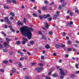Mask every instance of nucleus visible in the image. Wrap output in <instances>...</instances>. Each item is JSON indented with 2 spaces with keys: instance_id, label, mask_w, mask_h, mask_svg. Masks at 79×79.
Wrapping results in <instances>:
<instances>
[{
  "instance_id": "20",
  "label": "nucleus",
  "mask_w": 79,
  "mask_h": 79,
  "mask_svg": "<svg viewBox=\"0 0 79 79\" xmlns=\"http://www.w3.org/2000/svg\"><path fill=\"white\" fill-rule=\"evenodd\" d=\"M42 37L43 39H44V40H46V39H47V38H46V37H45V36L44 35H42Z\"/></svg>"
},
{
  "instance_id": "26",
  "label": "nucleus",
  "mask_w": 79,
  "mask_h": 79,
  "mask_svg": "<svg viewBox=\"0 0 79 79\" xmlns=\"http://www.w3.org/2000/svg\"><path fill=\"white\" fill-rule=\"evenodd\" d=\"M16 44L17 45H19V44H21V42L19 41H17Z\"/></svg>"
},
{
  "instance_id": "55",
  "label": "nucleus",
  "mask_w": 79,
  "mask_h": 79,
  "mask_svg": "<svg viewBox=\"0 0 79 79\" xmlns=\"http://www.w3.org/2000/svg\"><path fill=\"white\" fill-rule=\"evenodd\" d=\"M71 77H74V74H72L71 76Z\"/></svg>"
},
{
  "instance_id": "8",
  "label": "nucleus",
  "mask_w": 79,
  "mask_h": 79,
  "mask_svg": "<svg viewBox=\"0 0 79 79\" xmlns=\"http://www.w3.org/2000/svg\"><path fill=\"white\" fill-rule=\"evenodd\" d=\"M46 25L45 26V27L46 28V29H48V27L50 26L48 25V23H45Z\"/></svg>"
},
{
  "instance_id": "6",
  "label": "nucleus",
  "mask_w": 79,
  "mask_h": 79,
  "mask_svg": "<svg viewBox=\"0 0 79 79\" xmlns=\"http://www.w3.org/2000/svg\"><path fill=\"white\" fill-rule=\"evenodd\" d=\"M9 28H10V30L12 32H15V29L13 27H12V26L11 25H10L9 26Z\"/></svg>"
},
{
  "instance_id": "2",
  "label": "nucleus",
  "mask_w": 79,
  "mask_h": 79,
  "mask_svg": "<svg viewBox=\"0 0 79 79\" xmlns=\"http://www.w3.org/2000/svg\"><path fill=\"white\" fill-rule=\"evenodd\" d=\"M43 68H42V67H40L36 68L35 69V70L37 71L38 73H39V72L41 71V70H43Z\"/></svg>"
},
{
  "instance_id": "39",
  "label": "nucleus",
  "mask_w": 79,
  "mask_h": 79,
  "mask_svg": "<svg viewBox=\"0 0 79 79\" xmlns=\"http://www.w3.org/2000/svg\"><path fill=\"white\" fill-rule=\"evenodd\" d=\"M4 8H5V9H9V8L6 6H4Z\"/></svg>"
},
{
  "instance_id": "59",
  "label": "nucleus",
  "mask_w": 79,
  "mask_h": 79,
  "mask_svg": "<svg viewBox=\"0 0 79 79\" xmlns=\"http://www.w3.org/2000/svg\"><path fill=\"white\" fill-rule=\"evenodd\" d=\"M27 16L29 18H31V16L29 15V14L27 15Z\"/></svg>"
},
{
  "instance_id": "28",
  "label": "nucleus",
  "mask_w": 79,
  "mask_h": 79,
  "mask_svg": "<svg viewBox=\"0 0 79 79\" xmlns=\"http://www.w3.org/2000/svg\"><path fill=\"white\" fill-rule=\"evenodd\" d=\"M22 65H21V63H19V68H22Z\"/></svg>"
},
{
  "instance_id": "48",
  "label": "nucleus",
  "mask_w": 79,
  "mask_h": 79,
  "mask_svg": "<svg viewBox=\"0 0 79 79\" xmlns=\"http://www.w3.org/2000/svg\"><path fill=\"white\" fill-rule=\"evenodd\" d=\"M25 79H31V78L27 76L26 77Z\"/></svg>"
},
{
  "instance_id": "54",
  "label": "nucleus",
  "mask_w": 79,
  "mask_h": 79,
  "mask_svg": "<svg viewBox=\"0 0 79 79\" xmlns=\"http://www.w3.org/2000/svg\"><path fill=\"white\" fill-rule=\"evenodd\" d=\"M65 57H66L67 58H68L69 56V55L68 54H66L65 55Z\"/></svg>"
},
{
  "instance_id": "13",
  "label": "nucleus",
  "mask_w": 79,
  "mask_h": 79,
  "mask_svg": "<svg viewBox=\"0 0 79 79\" xmlns=\"http://www.w3.org/2000/svg\"><path fill=\"white\" fill-rule=\"evenodd\" d=\"M45 47L47 49L50 48V46H49L48 44H47V45L45 46Z\"/></svg>"
},
{
  "instance_id": "30",
  "label": "nucleus",
  "mask_w": 79,
  "mask_h": 79,
  "mask_svg": "<svg viewBox=\"0 0 79 79\" xmlns=\"http://www.w3.org/2000/svg\"><path fill=\"white\" fill-rule=\"evenodd\" d=\"M27 21V20H26V18H24L23 19V22L24 23H26V21Z\"/></svg>"
},
{
  "instance_id": "31",
  "label": "nucleus",
  "mask_w": 79,
  "mask_h": 79,
  "mask_svg": "<svg viewBox=\"0 0 79 79\" xmlns=\"http://www.w3.org/2000/svg\"><path fill=\"white\" fill-rule=\"evenodd\" d=\"M66 26L67 27H70L71 25L69 23H68L66 24Z\"/></svg>"
},
{
  "instance_id": "1",
  "label": "nucleus",
  "mask_w": 79,
  "mask_h": 79,
  "mask_svg": "<svg viewBox=\"0 0 79 79\" xmlns=\"http://www.w3.org/2000/svg\"><path fill=\"white\" fill-rule=\"evenodd\" d=\"M20 31L21 34L23 36H27L29 40H31L32 37V32L31 31V32H33L34 31L33 28L24 27H21L20 29Z\"/></svg>"
},
{
  "instance_id": "44",
  "label": "nucleus",
  "mask_w": 79,
  "mask_h": 79,
  "mask_svg": "<svg viewBox=\"0 0 79 79\" xmlns=\"http://www.w3.org/2000/svg\"><path fill=\"white\" fill-rule=\"evenodd\" d=\"M48 19H49L48 20V21H52V18H48Z\"/></svg>"
},
{
  "instance_id": "60",
  "label": "nucleus",
  "mask_w": 79,
  "mask_h": 79,
  "mask_svg": "<svg viewBox=\"0 0 79 79\" xmlns=\"http://www.w3.org/2000/svg\"><path fill=\"white\" fill-rule=\"evenodd\" d=\"M32 65H35L36 64V63H33L31 64Z\"/></svg>"
},
{
  "instance_id": "62",
  "label": "nucleus",
  "mask_w": 79,
  "mask_h": 79,
  "mask_svg": "<svg viewBox=\"0 0 79 79\" xmlns=\"http://www.w3.org/2000/svg\"><path fill=\"white\" fill-rule=\"evenodd\" d=\"M66 35V33L65 32H64L62 33L63 35Z\"/></svg>"
},
{
  "instance_id": "17",
  "label": "nucleus",
  "mask_w": 79,
  "mask_h": 79,
  "mask_svg": "<svg viewBox=\"0 0 79 79\" xmlns=\"http://www.w3.org/2000/svg\"><path fill=\"white\" fill-rule=\"evenodd\" d=\"M18 53H19L21 55V56H23V53L22 52H20L19 51H18Z\"/></svg>"
},
{
  "instance_id": "52",
  "label": "nucleus",
  "mask_w": 79,
  "mask_h": 79,
  "mask_svg": "<svg viewBox=\"0 0 79 79\" xmlns=\"http://www.w3.org/2000/svg\"><path fill=\"white\" fill-rule=\"evenodd\" d=\"M0 71L2 73H3L4 72V70L3 69H0Z\"/></svg>"
},
{
  "instance_id": "63",
  "label": "nucleus",
  "mask_w": 79,
  "mask_h": 79,
  "mask_svg": "<svg viewBox=\"0 0 79 79\" xmlns=\"http://www.w3.org/2000/svg\"><path fill=\"white\" fill-rule=\"evenodd\" d=\"M76 74H79V71H76L75 72Z\"/></svg>"
},
{
  "instance_id": "35",
  "label": "nucleus",
  "mask_w": 79,
  "mask_h": 79,
  "mask_svg": "<svg viewBox=\"0 0 79 79\" xmlns=\"http://www.w3.org/2000/svg\"><path fill=\"white\" fill-rule=\"evenodd\" d=\"M30 43L31 44H34V41L33 40H31L30 41Z\"/></svg>"
},
{
  "instance_id": "22",
  "label": "nucleus",
  "mask_w": 79,
  "mask_h": 79,
  "mask_svg": "<svg viewBox=\"0 0 79 79\" xmlns=\"http://www.w3.org/2000/svg\"><path fill=\"white\" fill-rule=\"evenodd\" d=\"M12 2L13 3H14V4H16L17 1L15 0H12Z\"/></svg>"
},
{
  "instance_id": "32",
  "label": "nucleus",
  "mask_w": 79,
  "mask_h": 79,
  "mask_svg": "<svg viewBox=\"0 0 79 79\" xmlns=\"http://www.w3.org/2000/svg\"><path fill=\"white\" fill-rule=\"evenodd\" d=\"M39 16L41 20H42V19H43V17H42V16L41 15H39Z\"/></svg>"
},
{
  "instance_id": "49",
  "label": "nucleus",
  "mask_w": 79,
  "mask_h": 79,
  "mask_svg": "<svg viewBox=\"0 0 79 79\" xmlns=\"http://www.w3.org/2000/svg\"><path fill=\"white\" fill-rule=\"evenodd\" d=\"M9 54L10 55H12L13 54V52H10Z\"/></svg>"
},
{
  "instance_id": "23",
  "label": "nucleus",
  "mask_w": 79,
  "mask_h": 79,
  "mask_svg": "<svg viewBox=\"0 0 79 79\" xmlns=\"http://www.w3.org/2000/svg\"><path fill=\"white\" fill-rule=\"evenodd\" d=\"M33 15L34 17H37V15L35 13H33Z\"/></svg>"
},
{
  "instance_id": "47",
  "label": "nucleus",
  "mask_w": 79,
  "mask_h": 79,
  "mask_svg": "<svg viewBox=\"0 0 79 79\" xmlns=\"http://www.w3.org/2000/svg\"><path fill=\"white\" fill-rule=\"evenodd\" d=\"M75 12L76 13H79V11L78 10H75Z\"/></svg>"
},
{
  "instance_id": "38",
  "label": "nucleus",
  "mask_w": 79,
  "mask_h": 79,
  "mask_svg": "<svg viewBox=\"0 0 79 79\" xmlns=\"http://www.w3.org/2000/svg\"><path fill=\"white\" fill-rule=\"evenodd\" d=\"M75 67L77 69H78V65L77 64H75Z\"/></svg>"
},
{
  "instance_id": "11",
  "label": "nucleus",
  "mask_w": 79,
  "mask_h": 79,
  "mask_svg": "<svg viewBox=\"0 0 79 79\" xmlns=\"http://www.w3.org/2000/svg\"><path fill=\"white\" fill-rule=\"evenodd\" d=\"M57 15H55L53 17V19L54 20H55L56 18H57V17H58Z\"/></svg>"
},
{
  "instance_id": "51",
  "label": "nucleus",
  "mask_w": 79,
  "mask_h": 79,
  "mask_svg": "<svg viewBox=\"0 0 79 79\" xmlns=\"http://www.w3.org/2000/svg\"><path fill=\"white\" fill-rule=\"evenodd\" d=\"M14 18H13V17L11 16L10 18V20H13V19Z\"/></svg>"
},
{
  "instance_id": "5",
  "label": "nucleus",
  "mask_w": 79,
  "mask_h": 79,
  "mask_svg": "<svg viewBox=\"0 0 79 79\" xmlns=\"http://www.w3.org/2000/svg\"><path fill=\"white\" fill-rule=\"evenodd\" d=\"M43 17L44 19H47V18L50 17V15L49 14H47L46 15H44L43 16Z\"/></svg>"
},
{
  "instance_id": "42",
  "label": "nucleus",
  "mask_w": 79,
  "mask_h": 79,
  "mask_svg": "<svg viewBox=\"0 0 79 79\" xmlns=\"http://www.w3.org/2000/svg\"><path fill=\"white\" fill-rule=\"evenodd\" d=\"M39 66H43V64L40 63L38 64Z\"/></svg>"
},
{
  "instance_id": "61",
  "label": "nucleus",
  "mask_w": 79,
  "mask_h": 79,
  "mask_svg": "<svg viewBox=\"0 0 79 79\" xmlns=\"http://www.w3.org/2000/svg\"><path fill=\"white\" fill-rule=\"evenodd\" d=\"M49 34H50V35H52V32L51 31L49 32Z\"/></svg>"
},
{
  "instance_id": "57",
  "label": "nucleus",
  "mask_w": 79,
  "mask_h": 79,
  "mask_svg": "<svg viewBox=\"0 0 79 79\" xmlns=\"http://www.w3.org/2000/svg\"><path fill=\"white\" fill-rule=\"evenodd\" d=\"M45 78L46 79H50V77H46Z\"/></svg>"
},
{
  "instance_id": "29",
  "label": "nucleus",
  "mask_w": 79,
  "mask_h": 79,
  "mask_svg": "<svg viewBox=\"0 0 79 79\" xmlns=\"http://www.w3.org/2000/svg\"><path fill=\"white\" fill-rule=\"evenodd\" d=\"M56 15H57V16H58L59 15V14H60V11H57L56 12Z\"/></svg>"
},
{
  "instance_id": "56",
  "label": "nucleus",
  "mask_w": 79,
  "mask_h": 79,
  "mask_svg": "<svg viewBox=\"0 0 79 79\" xmlns=\"http://www.w3.org/2000/svg\"><path fill=\"white\" fill-rule=\"evenodd\" d=\"M38 12L39 13H40V14H41V13H42V12H41V11H40V10H38Z\"/></svg>"
},
{
  "instance_id": "37",
  "label": "nucleus",
  "mask_w": 79,
  "mask_h": 79,
  "mask_svg": "<svg viewBox=\"0 0 79 79\" xmlns=\"http://www.w3.org/2000/svg\"><path fill=\"white\" fill-rule=\"evenodd\" d=\"M7 3H11V0H7Z\"/></svg>"
},
{
  "instance_id": "15",
  "label": "nucleus",
  "mask_w": 79,
  "mask_h": 79,
  "mask_svg": "<svg viewBox=\"0 0 79 79\" xmlns=\"http://www.w3.org/2000/svg\"><path fill=\"white\" fill-rule=\"evenodd\" d=\"M23 41H24L25 42H27L28 41V40H27V39L26 38L23 37Z\"/></svg>"
},
{
  "instance_id": "7",
  "label": "nucleus",
  "mask_w": 79,
  "mask_h": 79,
  "mask_svg": "<svg viewBox=\"0 0 79 79\" xmlns=\"http://www.w3.org/2000/svg\"><path fill=\"white\" fill-rule=\"evenodd\" d=\"M17 24L19 26H23V23L22 22H19V21H18L17 22Z\"/></svg>"
},
{
  "instance_id": "14",
  "label": "nucleus",
  "mask_w": 79,
  "mask_h": 79,
  "mask_svg": "<svg viewBox=\"0 0 79 79\" xmlns=\"http://www.w3.org/2000/svg\"><path fill=\"white\" fill-rule=\"evenodd\" d=\"M56 47L57 48H59L60 47V44H56Z\"/></svg>"
},
{
  "instance_id": "27",
  "label": "nucleus",
  "mask_w": 79,
  "mask_h": 79,
  "mask_svg": "<svg viewBox=\"0 0 79 79\" xmlns=\"http://www.w3.org/2000/svg\"><path fill=\"white\" fill-rule=\"evenodd\" d=\"M3 51L4 52H6H6H8V51H7V49H3Z\"/></svg>"
},
{
  "instance_id": "12",
  "label": "nucleus",
  "mask_w": 79,
  "mask_h": 79,
  "mask_svg": "<svg viewBox=\"0 0 79 79\" xmlns=\"http://www.w3.org/2000/svg\"><path fill=\"white\" fill-rule=\"evenodd\" d=\"M72 44V41L70 40H68L67 42V44L69 45H71Z\"/></svg>"
},
{
  "instance_id": "10",
  "label": "nucleus",
  "mask_w": 79,
  "mask_h": 79,
  "mask_svg": "<svg viewBox=\"0 0 79 79\" xmlns=\"http://www.w3.org/2000/svg\"><path fill=\"white\" fill-rule=\"evenodd\" d=\"M9 20V19H8V17H6L4 18V21H5V22H7Z\"/></svg>"
},
{
  "instance_id": "64",
  "label": "nucleus",
  "mask_w": 79,
  "mask_h": 79,
  "mask_svg": "<svg viewBox=\"0 0 79 79\" xmlns=\"http://www.w3.org/2000/svg\"><path fill=\"white\" fill-rule=\"evenodd\" d=\"M75 42L77 44H79V41H77V40H76L75 41Z\"/></svg>"
},
{
  "instance_id": "9",
  "label": "nucleus",
  "mask_w": 79,
  "mask_h": 79,
  "mask_svg": "<svg viewBox=\"0 0 79 79\" xmlns=\"http://www.w3.org/2000/svg\"><path fill=\"white\" fill-rule=\"evenodd\" d=\"M6 40L8 44H10V43H9V41L10 42V41H11V39H8V38H6Z\"/></svg>"
},
{
  "instance_id": "46",
  "label": "nucleus",
  "mask_w": 79,
  "mask_h": 79,
  "mask_svg": "<svg viewBox=\"0 0 79 79\" xmlns=\"http://www.w3.org/2000/svg\"><path fill=\"white\" fill-rule=\"evenodd\" d=\"M41 60H44V56H41Z\"/></svg>"
},
{
  "instance_id": "50",
  "label": "nucleus",
  "mask_w": 79,
  "mask_h": 79,
  "mask_svg": "<svg viewBox=\"0 0 79 79\" xmlns=\"http://www.w3.org/2000/svg\"><path fill=\"white\" fill-rule=\"evenodd\" d=\"M74 46L75 47H79L78 46V44H74Z\"/></svg>"
},
{
  "instance_id": "43",
  "label": "nucleus",
  "mask_w": 79,
  "mask_h": 79,
  "mask_svg": "<svg viewBox=\"0 0 79 79\" xmlns=\"http://www.w3.org/2000/svg\"><path fill=\"white\" fill-rule=\"evenodd\" d=\"M48 1H44V3L46 4V5H47L48 4Z\"/></svg>"
},
{
  "instance_id": "34",
  "label": "nucleus",
  "mask_w": 79,
  "mask_h": 79,
  "mask_svg": "<svg viewBox=\"0 0 79 79\" xmlns=\"http://www.w3.org/2000/svg\"><path fill=\"white\" fill-rule=\"evenodd\" d=\"M7 23L8 24H11V22L9 21V20L7 21Z\"/></svg>"
},
{
  "instance_id": "36",
  "label": "nucleus",
  "mask_w": 79,
  "mask_h": 79,
  "mask_svg": "<svg viewBox=\"0 0 79 79\" xmlns=\"http://www.w3.org/2000/svg\"><path fill=\"white\" fill-rule=\"evenodd\" d=\"M58 9L59 10H61V9H62V7H61V6H59Z\"/></svg>"
},
{
  "instance_id": "33",
  "label": "nucleus",
  "mask_w": 79,
  "mask_h": 79,
  "mask_svg": "<svg viewBox=\"0 0 79 79\" xmlns=\"http://www.w3.org/2000/svg\"><path fill=\"white\" fill-rule=\"evenodd\" d=\"M1 34H3L4 36H6V34L3 31L1 32Z\"/></svg>"
},
{
  "instance_id": "16",
  "label": "nucleus",
  "mask_w": 79,
  "mask_h": 79,
  "mask_svg": "<svg viewBox=\"0 0 79 79\" xmlns=\"http://www.w3.org/2000/svg\"><path fill=\"white\" fill-rule=\"evenodd\" d=\"M52 77H58V75L56 73H55L53 74L52 75Z\"/></svg>"
},
{
  "instance_id": "40",
  "label": "nucleus",
  "mask_w": 79,
  "mask_h": 79,
  "mask_svg": "<svg viewBox=\"0 0 79 79\" xmlns=\"http://www.w3.org/2000/svg\"><path fill=\"white\" fill-rule=\"evenodd\" d=\"M60 79H63L64 78V77L63 75H61V76H60Z\"/></svg>"
},
{
  "instance_id": "4",
  "label": "nucleus",
  "mask_w": 79,
  "mask_h": 79,
  "mask_svg": "<svg viewBox=\"0 0 79 79\" xmlns=\"http://www.w3.org/2000/svg\"><path fill=\"white\" fill-rule=\"evenodd\" d=\"M4 47L5 48H9V46L8 43L6 42H4L3 44Z\"/></svg>"
},
{
  "instance_id": "21",
  "label": "nucleus",
  "mask_w": 79,
  "mask_h": 79,
  "mask_svg": "<svg viewBox=\"0 0 79 79\" xmlns=\"http://www.w3.org/2000/svg\"><path fill=\"white\" fill-rule=\"evenodd\" d=\"M42 10H47V7H44L42 8Z\"/></svg>"
},
{
  "instance_id": "25",
  "label": "nucleus",
  "mask_w": 79,
  "mask_h": 79,
  "mask_svg": "<svg viewBox=\"0 0 79 79\" xmlns=\"http://www.w3.org/2000/svg\"><path fill=\"white\" fill-rule=\"evenodd\" d=\"M2 63L6 64L8 63V61L7 60H3L2 61Z\"/></svg>"
},
{
  "instance_id": "58",
  "label": "nucleus",
  "mask_w": 79,
  "mask_h": 79,
  "mask_svg": "<svg viewBox=\"0 0 79 79\" xmlns=\"http://www.w3.org/2000/svg\"><path fill=\"white\" fill-rule=\"evenodd\" d=\"M70 24H73V22L72 21H70L69 22Z\"/></svg>"
},
{
  "instance_id": "19",
  "label": "nucleus",
  "mask_w": 79,
  "mask_h": 79,
  "mask_svg": "<svg viewBox=\"0 0 79 79\" xmlns=\"http://www.w3.org/2000/svg\"><path fill=\"white\" fill-rule=\"evenodd\" d=\"M12 71V72L13 73H15V71H16V69H15V68H13Z\"/></svg>"
},
{
  "instance_id": "45",
  "label": "nucleus",
  "mask_w": 79,
  "mask_h": 79,
  "mask_svg": "<svg viewBox=\"0 0 79 79\" xmlns=\"http://www.w3.org/2000/svg\"><path fill=\"white\" fill-rule=\"evenodd\" d=\"M68 52H71V48H68Z\"/></svg>"
},
{
  "instance_id": "53",
  "label": "nucleus",
  "mask_w": 79,
  "mask_h": 79,
  "mask_svg": "<svg viewBox=\"0 0 79 79\" xmlns=\"http://www.w3.org/2000/svg\"><path fill=\"white\" fill-rule=\"evenodd\" d=\"M0 48H3V46L0 44Z\"/></svg>"
},
{
  "instance_id": "3",
  "label": "nucleus",
  "mask_w": 79,
  "mask_h": 79,
  "mask_svg": "<svg viewBox=\"0 0 79 79\" xmlns=\"http://www.w3.org/2000/svg\"><path fill=\"white\" fill-rule=\"evenodd\" d=\"M60 74L61 75V76H65V73L64 72V70L62 69H60Z\"/></svg>"
},
{
  "instance_id": "18",
  "label": "nucleus",
  "mask_w": 79,
  "mask_h": 79,
  "mask_svg": "<svg viewBox=\"0 0 79 79\" xmlns=\"http://www.w3.org/2000/svg\"><path fill=\"white\" fill-rule=\"evenodd\" d=\"M10 15H11V16H13V17H14L15 16V14L13 13V12H11L10 13Z\"/></svg>"
},
{
  "instance_id": "24",
  "label": "nucleus",
  "mask_w": 79,
  "mask_h": 79,
  "mask_svg": "<svg viewBox=\"0 0 79 79\" xmlns=\"http://www.w3.org/2000/svg\"><path fill=\"white\" fill-rule=\"evenodd\" d=\"M66 4L65 3H63L62 5V7H64V6H66Z\"/></svg>"
},
{
  "instance_id": "41",
  "label": "nucleus",
  "mask_w": 79,
  "mask_h": 79,
  "mask_svg": "<svg viewBox=\"0 0 79 79\" xmlns=\"http://www.w3.org/2000/svg\"><path fill=\"white\" fill-rule=\"evenodd\" d=\"M61 48H64L65 47V45H63V44H62L61 46Z\"/></svg>"
}]
</instances>
